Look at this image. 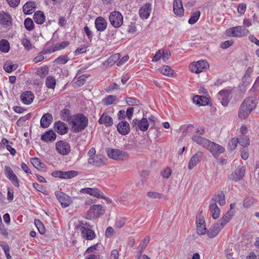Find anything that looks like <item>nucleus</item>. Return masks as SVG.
I'll list each match as a JSON object with an SVG mask.
<instances>
[{"instance_id": "f257e3e1", "label": "nucleus", "mask_w": 259, "mask_h": 259, "mask_svg": "<svg viewBox=\"0 0 259 259\" xmlns=\"http://www.w3.org/2000/svg\"><path fill=\"white\" fill-rule=\"evenodd\" d=\"M257 101L254 97L245 98L241 103L238 111V117L241 119H245L255 108Z\"/></svg>"}, {"instance_id": "f03ea898", "label": "nucleus", "mask_w": 259, "mask_h": 259, "mask_svg": "<svg viewBox=\"0 0 259 259\" xmlns=\"http://www.w3.org/2000/svg\"><path fill=\"white\" fill-rule=\"evenodd\" d=\"M88 118L82 113L75 115L71 119L72 129L75 133L83 131L88 125Z\"/></svg>"}, {"instance_id": "7ed1b4c3", "label": "nucleus", "mask_w": 259, "mask_h": 259, "mask_svg": "<svg viewBox=\"0 0 259 259\" xmlns=\"http://www.w3.org/2000/svg\"><path fill=\"white\" fill-rule=\"evenodd\" d=\"M249 33V30L243 26H238L230 28L226 30V34L227 36L235 37H241L246 36Z\"/></svg>"}, {"instance_id": "20e7f679", "label": "nucleus", "mask_w": 259, "mask_h": 259, "mask_svg": "<svg viewBox=\"0 0 259 259\" xmlns=\"http://www.w3.org/2000/svg\"><path fill=\"white\" fill-rule=\"evenodd\" d=\"M109 20L113 27L117 28L122 25L123 17L120 12L114 11L110 13Z\"/></svg>"}, {"instance_id": "39448f33", "label": "nucleus", "mask_w": 259, "mask_h": 259, "mask_svg": "<svg viewBox=\"0 0 259 259\" xmlns=\"http://www.w3.org/2000/svg\"><path fill=\"white\" fill-rule=\"evenodd\" d=\"M208 67V63L204 60L191 63L189 65L190 71L197 74L205 71Z\"/></svg>"}, {"instance_id": "423d86ee", "label": "nucleus", "mask_w": 259, "mask_h": 259, "mask_svg": "<svg viewBox=\"0 0 259 259\" xmlns=\"http://www.w3.org/2000/svg\"><path fill=\"white\" fill-rule=\"evenodd\" d=\"M107 154L110 158L115 160H123L129 156L125 151L112 148L107 150Z\"/></svg>"}, {"instance_id": "0eeeda50", "label": "nucleus", "mask_w": 259, "mask_h": 259, "mask_svg": "<svg viewBox=\"0 0 259 259\" xmlns=\"http://www.w3.org/2000/svg\"><path fill=\"white\" fill-rule=\"evenodd\" d=\"M217 98L221 104L226 107L228 106L231 98V91L229 90H222L219 92Z\"/></svg>"}, {"instance_id": "6e6552de", "label": "nucleus", "mask_w": 259, "mask_h": 259, "mask_svg": "<svg viewBox=\"0 0 259 259\" xmlns=\"http://www.w3.org/2000/svg\"><path fill=\"white\" fill-rule=\"evenodd\" d=\"M56 149L62 155H68L71 151L69 144L64 141H59L56 143Z\"/></svg>"}, {"instance_id": "1a4fd4ad", "label": "nucleus", "mask_w": 259, "mask_h": 259, "mask_svg": "<svg viewBox=\"0 0 259 259\" xmlns=\"http://www.w3.org/2000/svg\"><path fill=\"white\" fill-rule=\"evenodd\" d=\"M206 149L215 157L219 156L225 151V148L223 146L211 141L210 142Z\"/></svg>"}, {"instance_id": "9d476101", "label": "nucleus", "mask_w": 259, "mask_h": 259, "mask_svg": "<svg viewBox=\"0 0 259 259\" xmlns=\"http://www.w3.org/2000/svg\"><path fill=\"white\" fill-rule=\"evenodd\" d=\"M4 172L6 176L15 187L17 188L19 187V181L10 167L5 166Z\"/></svg>"}, {"instance_id": "9b49d317", "label": "nucleus", "mask_w": 259, "mask_h": 259, "mask_svg": "<svg viewBox=\"0 0 259 259\" xmlns=\"http://www.w3.org/2000/svg\"><path fill=\"white\" fill-rule=\"evenodd\" d=\"M81 193H86L98 198L105 199L104 194L96 188H84L80 191Z\"/></svg>"}, {"instance_id": "f8f14e48", "label": "nucleus", "mask_w": 259, "mask_h": 259, "mask_svg": "<svg viewBox=\"0 0 259 259\" xmlns=\"http://www.w3.org/2000/svg\"><path fill=\"white\" fill-rule=\"evenodd\" d=\"M55 195L63 207H66L70 205V197L65 193L60 191H56Z\"/></svg>"}, {"instance_id": "ddd939ff", "label": "nucleus", "mask_w": 259, "mask_h": 259, "mask_svg": "<svg viewBox=\"0 0 259 259\" xmlns=\"http://www.w3.org/2000/svg\"><path fill=\"white\" fill-rule=\"evenodd\" d=\"M54 128L55 131L60 135L66 134L68 132L67 125L62 121H58L54 123Z\"/></svg>"}, {"instance_id": "4468645a", "label": "nucleus", "mask_w": 259, "mask_h": 259, "mask_svg": "<svg viewBox=\"0 0 259 259\" xmlns=\"http://www.w3.org/2000/svg\"><path fill=\"white\" fill-rule=\"evenodd\" d=\"M102 208L101 205H93L90 207L88 214L91 218H96L103 213Z\"/></svg>"}, {"instance_id": "2eb2a0df", "label": "nucleus", "mask_w": 259, "mask_h": 259, "mask_svg": "<svg viewBox=\"0 0 259 259\" xmlns=\"http://www.w3.org/2000/svg\"><path fill=\"white\" fill-rule=\"evenodd\" d=\"M245 172V167L243 166H239L235 170L234 172L231 175L230 179L235 182H237L241 180L244 176Z\"/></svg>"}, {"instance_id": "dca6fc26", "label": "nucleus", "mask_w": 259, "mask_h": 259, "mask_svg": "<svg viewBox=\"0 0 259 259\" xmlns=\"http://www.w3.org/2000/svg\"><path fill=\"white\" fill-rule=\"evenodd\" d=\"M224 227L222 223L218 222L213 225V226L209 229L207 232V234L209 238H214L220 232L221 229Z\"/></svg>"}, {"instance_id": "f3484780", "label": "nucleus", "mask_w": 259, "mask_h": 259, "mask_svg": "<svg viewBox=\"0 0 259 259\" xmlns=\"http://www.w3.org/2000/svg\"><path fill=\"white\" fill-rule=\"evenodd\" d=\"M107 22L103 17H98L95 21V26L98 31H104L107 28Z\"/></svg>"}, {"instance_id": "a211bd4d", "label": "nucleus", "mask_w": 259, "mask_h": 259, "mask_svg": "<svg viewBox=\"0 0 259 259\" xmlns=\"http://www.w3.org/2000/svg\"><path fill=\"white\" fill-rule=\"evenodd\" d=\"M100 124H104L106 127L112 126L113 120L112 118L105 112H103L98 120Z\"/></svg>"}, {"instance_id": "6ab92c4d", "label": "nucleus", "mask_w": 259, "mask_h": 259, "mask_svg": "<svg viewBox=\"0 0 259 259\" xmlns=\"http://www.w3.org/2000/svg\"><path fill=\"white\" fill-rule=\"evenodd\" d=\"M105 158L101 155H97L93 157L89 158L88 163L96 166H101L105 164Z\"/></svg>"}, {"instance_id": "aec40b11", "label": "nucleus", "mask_w": 259, "mask_h": 259, "mask_svg": "<svg viewBox=\"0 0 259 259\" xmlns=\"http://www.w3.org/2000/svg\"><path fill=\"white\" fill-rule=\"evenodd\" d=\"M57 137L55 132L52 130H49L41 136V140L46 143L54 141Z\"/></svg>"}, {"instance_id": "412c9836", "label": "nucleus", "mask_w": 259, "mask_h": 259, "mask_svg": "<svg viewBox=\"0 0 259 259\" xmlns=\"http://www.w3.org/2000/svg\"><path fill=\"white\" fill-rule=\"evenodd\" d=\"M53 120L52 115L50 113H45L41 117L40 121V126L42 128H47L52 123Z\"/></svg>"}, {"instance_id": "4be33fe9", "label": "nucleus", "mask_w": 259, "mask_h": 259, "mask_svg": "<svg viewBox=\"0 0 259 259\" xmlns=\"http://www.w3.org/2000/svg\"><path fill=\"white\" fill-rule=\"evenodd\" d=\"M152 9L151 5L150 3H146L143 5L139 10V15L142 19H147L151 13Z\"/></svg>"}, {"instance_id": "5701e85b", "label": "nucleus", "mask_w": 259, "mask_h": 259, "mask_svg": "<svg viewBox=\"0 0 259 259\" xmlns=\"http://www.w3.org/2000/svg\"><path fill=\"white\" fill-rule=\"evenodd\" d=\"M117 130L121 135H126L130 133V124L126 121H120L117 125Z\"/></svg>"}, {"instance_id": "b1692460", "label": "nucleus", "mask_w": 259, "mask_h": 259, "mask_svg": "<svg viewBox=\"0 0 259 259\" xmlns=\"http://www.w3.org/2000/svg\"><path fill=\"white\" fill-rule=\"evenodd\" d=\"M20 98L23 104L29 105L33 102L34 96L31 92L25 91L22 93Z\"/></svg>"}, {"instance_id": "393cba45", "label": "nucleus", "mask_w": 259, "mask_h": 259, "mask_svg": "<svg viewBox=\"0 0 259 259\" xmlns=\"http://www.w3.org/2000/svg\"><path fill=\"white\" fill-rule=\"evenodd\" d=\"M82 237L86 240H92L96 237L95 233L90 228H87L84 226L80 228Z\"/></svg>"}, {"instance_id": "a878e982", "label": "nucleus", "mask_w": 259, "mask_h": 259, "mask_svg": "<svg viewBox=\"0 0 259 259\" xmlns=\"http://www.w3.org/2000/svg\"><path fill=\"white\" fill-rule=\"evenodd\" d=\"M174 13L180 17L184 15V9L182 0H174L173 4Z\"/></svg>"}, {"instance_id": "bb28decb", "label": "nucleus", "mask_w": 259, "mask_h": 259, "mask_svg": "<svg viewBox=\"0 0 259 259\" xmlns=\"http://www.w3.org/2000/svg\"><path fill=\"white\" fill-rule=\"evenodd\" d=\"M214 202V203H217V202L219 203L220 205H224L226 204L225 196V194L222 191L218 192L215 194L212 199H211L210 202Z\"/></svg>"}, {"instance_id": "cd10ccee", "label": "nucleus", "mask_w": 259, "mask_h": 259, "mask_svg": "<svg viewBox=\"0 0 259 259\" xmlns=\"http://www.w3.org/2000/svg\"><path fill=\"white\" fill-rule=\"evenodd\" d=\"M192 140L196 142L197 144L200 145V146L203 147L205 149L207 148L208 145H209L210 141L208 139L203 138L200 136L194 135L192 137Z\"/></svg>"}, {"instance_id": "c85d7f7f", "label": "nucleus", "mask_w": 259, "mask_h": 259, "mask_svg": "<svg viewBox=\"0 0 259 259\" xmlns=\"http://www.w3.org/2000/svg\"><path fill=\"white\" fill-rule=\"evenodd\" d=\"M202 155V152H198L192 156L188 163V168L189 169H192L196 165L198 162L200 161V159Z\"/></svg>"}, {"instance_id": "c756f323", "label": "nucleus", "mask_w": 259, "mask_h": 259, "mask_svg": "<svg viewBox=\"0 0 259 259\" xmlns=\"http://www.w3.org/2000/svg\"><path fill=\"white\" fill-rule=\"evenodd\" d=\"M193 101L196 105L200 106H203L208 104L209 99L205 96L196 95L193 97Z\"/></svg>"}, {"instance_id": "7c9ffc66", "label": "nucleus", "mask_w": 259, "mask_h": 259, "mask_svg": "<svg viewBox=\"0 0 259 259\" xmlns=\"http://www.w3.org/2000/svg\"><path fill=\"white\" fill-rule=\"evenodd\" d=\"M35 8V2L32 1L27 2L23 7V12L26 15H30L32 13Z\"/></svg>"}, {"instance_id": "2f4dec72", "label": "nucleus", "mask_w": 259, "mask_h": 259, "mask_svg": "<svg viewBox=\"0 0 259 259\" xmlns=\"http://www.w3.org/2000/svg\"><path fill=\"white\" fill-rule=\"evenodd\" d=\"M33 20L38 24H42L46 20V16L43 12L37 11L33 15Z\"/></svg>"}, {"instance_id": "473e14b6", "label": "nucleus", "mask_w": 259, "mask_h": 259, "mask_svg": "<svg viewBox=\"0 0 259 259\" xmlns=\"http://www.w3.org/2000/svg\"><path fill=\"white\" fill-rule=\"evenodd\" d=\"M11 17L8 13H5L4 11L0 12V23L4 26H9V23H11Z\"/></svg>"}, {"instance_id": "72a5a7b5", "label": "nucleus", "mask_w": 259, "mask_h": 259, "mask_svg": "<svg viewBox=\"0 0 259 259\" xmlns=\"http://www.w3.org/2000/svg\"><path fill=\"white\" fill-rule=\"evenodd\" d=\"M209 208L212 213V218L213 219L218 218L220 214V209L218 207L217 203H214V201L210 202Z\"/></svg>"}, {"instance_id": "f704fd0d", "label": "nucleus", "mask_w": 259, "mask_h": 259, "mask_svg": "<svg viewBox=\"0 0 259 259\" xmlns=\"http://www.w3.org/2000/svg\"><path fill=\"white\" fill-rule=\"evenodd\" d=\"M160 72L163 75L171 77L173 75L174 70L168 65H163L159 69Z\"/></svg>"}, {"instance_id": "c9c22d12", "label": "nucleus", "mask_w": 259, "mask_h": 259, "mask_svg": "<svg viewBox=\"0 0 259 259\" xmlns=\"http://www.w3.org/2000/svg\"><path fill=\"white\" fill-rule=\"evenodd\" d=\"M18 67L17 64H13L11 61L6 62L4 65V69L6 72L10 73L16 70Z\"/></svg>"}, {"instance_id": "e433bc0d", "label": "nucleus", "mask_w": 259, "mask_h": 259, "mask_svg": "<svg viewBox=\"0 0 259 259\" xmlns=\"http://www.w3.org/2000/svg\"><path fill=\"white\" fill-rule=\"evenodd\" d=\"M117 101V98L116 96L114 95L107 96L103 99V103L106 105L114 104Z\"/></svg>"}, {"instance_id": "4c0bfd02", "label": "nucleus", "mask_w": 259, "mask_h": 259, "mask_svg": "<svg viewBox=\"0 0 259 259\" xmlns=\"http://www.w3.org/2000/svg\"><path fill=\"white\" fill-rule=\"evenodd\" d=\"M233 215V212L231 210H228L226 214L219 220L220 223L225 226L231 219Z\"/></svg>"}, {"instance_id": "58836bf2", "label": "nucleus", "mask_w": 259, "mask_h": 259, "mask_svg": "<svg viewBox=\"0 0 259 259\" xmlns=\"http://www.w3.org/2000/svg\"><path fill=\"white\" fill-rule=\"evenodd\" d=\"M10 49L9 41L5 39L0 41V51L3 53H8Z\"/></svg>"}, {"instance_id": "ea45409f", "label": "nucleus", "mask_w": 259, "mask_h": 259, "mask_svg": "<svg viewBox=\"0 0 259 259\" xmlns=\"http://www.w3.org/2000/svg\"><path fill=\"white\" fill-rule=\"evenodd\" d=\"M56 81L55 77L48 76L46 79V86L50 89H54L55 88Z\"/></svg>"}, {"instance_id": "a19ab883", "label": "nucleus", "mask_w": 259, "mask_h": 259, "mask_svg": "<svg viewBox=\"0 0 259 259\" xmlns=\"http://www.w3.org/2000/svg\"><path fill=\"white\" fill-rule=\"evenodd\" d=\"M30 161L32 164L38 169H42L45 167V164L40 162L39 159L37 157L32 158Z\"/></svg>"}, {"instance_id": "79ce46f5", "label": "nucleus", "mask_w": 259, "mask_h": 259, "mask_svg": "<svg viewBox=\"0 0 259 259\" xmlns=\"http://www.w3.org/2000/svg\"><path fill=\"white\" fill-rule=\"evenodd\" d=\"M200 16V12L199 11L192 13L190 18L188 20V23L191 25L195 24L198 20Z\"/></svg>"}, {"instance_id": "37998d69", "label": "nucleus", "mask_w": 259, "mask_h": 259, "mask_svg": "<svg viewBox=\"0 0 259 259\" xmlns=\"http://www.w3.org/2000/svg\"><path fill=\"white\" fill-rule=\"evenodd\" d=\"M238 143L243 147H246L249 145V138L246 136H240L239 138H238Z\"/></svg>"}, {"instance_id": "c03bdc74", "label": "nucleus", "mask_w": 259, "mask_h": 259, "mask_svg": "<svg viewBox=\"0 0 259 259\" xmlns=\"http://www.w3.org/2000/svg\"><path fill=\"white\" fill-rule=\"evenodd\" d=\"M149 126V124L148 123L147 119L146 118L143 117L142 119L140 120L139 124V128L141 131L145 132L147 130Z\"/></svg>"}, {"instance_id": "a18cd8bd", "label": "nucleus", "mask_w": 259, "mask_h": 259, "mask_svg": "<svg viewBox=\"0 0 259 259\" xmlns=\"http://www.w3.org/2000/svg\"><path fill=\"white\" fill-rule=\"evenodd\" d=\"M34 224L39 233L44 234L46 232V229L42 222L39 220L35 219Z\"/></svg>"}, {"instance_id": "49530a36", "label": "nucleus", "mask_w": 259, "mask_h": 259, "mask_svg": "<svg viewBox=\"0 0 259 259\" xmlns=\"http://www.w3.org/2000/svg\"><path fill=\"white\" fill-rule=\"evenodd\" d=\"M61 115L62 116V119L65 121H71L72 117H71L70 111L68 109H64L61 111Z\"/></svg>"}, {"instance_id": "de8ad7c7", "label": "nucleus", "mask_w": 259, "mask_h": 259, "mask_svg": "<svg viewBox=\"0 0 259 259\" xmlns=\"http://www.w3.org/2000/svg\"><path fill=\"white\" fill-rule=\"evenodd\" d=\"M49 68L47 66H44L39 68L36 72V74L41 78H44L48 73Z\"/></svg>"}, {"instance_id": "09e8293b", "label": "nucleus", "mask_w": 259, "mask_h": 259, "mask_svg": "<svg viewBox=\"0 0 259 259\" xmlns=\"http://www.w3.org/2000/svg\"><path fill=\"white\" fill-rule=\"evenodd\" d=\"M25 28L28 31L32 30L34 28V23L31 18H27L24 21Z\"/></svg>"}, {"instance_id": "8fccbe9b", "label": "nucleus", "mask_w": 259, "mask_h": 259, "mask_svg": "<svg viewBox=\"0 0 259 259\" xmlns=\"http://www.w3.org/2000/svg\"><path fill=\"white\" fill-rule=\"evenodd\" d=\"M125 100L128 106H137L140 104V102L135 98L126 97Z\"/></svg>"}, {"instance_id": "3c124183", "label": "nucleus", "mask_w": 259, "mask_h": 259, "mask_svg": "<svg viewBox=\"0 0 259 259\" xmlns=\"http://www.w3.org/2000/svg\"><path fill=\"white\" fill-rule=\"evenodd\" d=\"M70 44L68 41H62L61 43L57 44L53 49V52H55L58 50L63 49L67 47Z\"/></svg>"}, {"instance_id": "603ef678", "label": "nucleus", "mask_w": 259, "mask_h": 259, "mask_svg": "<svg viewBox=\"0 0 259 259\" xmlns=\"http://www.w3.org/2000/svg\"><path fill=\"white\" fill-rule=\"evenodd\" d=\"M69 59L67 56H61L56 59L54 62L57 64H65L69 61Z\"/></svg>"}, {"instance_id": "864d4df0", "label": "nucleus", "mask_w": 259, "mask_h": 259, "mask_svg": "<svg viewBox=\"0 0 259 259\" xmlns=\"http://www.w3.org/2000/svg\"><path fill=\"white\" fill-rule=\"evenodd\" d=\"M21 43L25 49L27 51H29L32 49V47L31 43L28 39L26 38H22L21 40Z\"/></svg>"}, {"instance_id": "5fc2aeb1", "label": "nucleus", "mask_w": 259, "mask_h": 259, "mask_svg": "<svg viewBox=\"0 0 259 259\" xmlns=\"http://www.w3.org/2000/svg\"><path fill=\"white\" fill-rule=\"evenodd\" d=\"M119 54H114L110 57L106 61L108 65H112L119 59Z\"/></svg>"}, {"instance_id": "6e6d98bb", "label": "nucleus", "mask_w": 259, "mask_h": 259, "mask_svg": "<svg viewBox=\"0 0 259 259\" xmlns=\"http://www.w3.org/2000/svg\"><path fill=\"white\" fill-rule=\"evenodd\" d=\"M237 143H238V138H232L228 143L229 149H230V150H234L237 147Z\"/></svg>"}, {"instance_id": "4d7b16f0", "label": "nucleus", "mask_w": 259, "mask_h": 259, "mask_svg": "<svg viewBox=\"0 0 259 259\" xmlns=\"http://www.w3.org/2000/svg\"><path fill=\"white\" fill-rule=\"evenodd\" d=\"M52 176L55 178H59L65 179V171L55 170L52 172Z\"/></svg>"}, {"instance_id": "13d9d810", "label": "nucleus", "mask_w": 259, "mask_h": 259, "mask_svg": "<svg viewBox=\"0 0 259 259\" xmlns=\"http://www.w3.org/2000/svg\"><path fill=\"white\" fill-rule=\"evenodd\" d=\"M31 117V113H28L24 116L21 117L17 121V124L18 126H21L23 122L28 120Z\"/></svg>"}, {"instance_id": "bf43d9fd", "label": "nucleus", "mask_w": 259, "mask_h": 259, "mask_svg": "<svg viewBox=\"0 0 259 259\" xmlns=\"http://www.w3.org/2000/svg\"><path fill=\"white\" fill-rule=\"evenodd\" d=\"M147 195L148 197L152 198H161L164 197V195L162 194L156 192H148Z\"/></svg>"}, {"instance_id": "052dcab7", "label": "nucleus", "mask_w": 259, "mask_h": 259, "mask_svg": "<svg viewBox=\"0 0 259 259\" xmlns=\"http://www.w3.org/2000/svg\"><path fill=\"white\" fill-rule=\"evenodd\" d=\"M78 175V172L75 170L65 171V179H71Z\"/></svg>"}, {"instance_id": "680f3d73", "label": "nucleus", "mask_w": 259, "mask_h": 259, "mask_svg": "<svg viewBox=\"0 0 259 259\" xmlns=\"http://www.w3.org/2000/svg\"><path fill=\"white\" fill-rule=\"evenodd\" d=\"M83 29L84 33H85L88 38L91 42L93 37V34L92 31L90 29V28L87 26H84Z\"/></svg>"}, {"instance_id": "e2e57ef3", "label": "nucleus", "mask_w": 259, "mask_h": 259, "mask_svg": "<svg viewBox=\"0 0 259 259\" xmlns=\"http://www.w3.org/2000/svg\"><path fill=\"white\" fill-rule=\"evenodd\" d=\"M150 240V238L149 236H146L143 240L142 242L139 245V247L141 248L142 250L145 249L147 244L149 243Z\"/></svg>"}, {"instance_id": "0e129e2a", "label": "nucleus", "mask_w": 259, "mask_h": 259, "mask_svg": "<svg viewBox=\"0 0 259 259\" xmlns=\"http://www.w3.org/2000/svg\"><path fill=\"white\" fill-rule=\"evenodd\" d=\"M197 234L199 235H204L205 233H207V229L206 228V226L205 225H203V226H197Z\"/></svg>"}, {"instance_id": "69168bd1", "label": "nucleus", "mask_w": 259, "mask_h": 259, "mask_svg": "<svg viewBox=\"0 0 259 259\" xmlns=\"http://www.w3.org/2000/svg\"><path fill=\"white\" fill-rule=\"evenodd\" d=\"M253 203L252 198L247 197L245 198L243 201V205L245 208L250 207Z\"/></svg>"}, {"instance_id": "338daca9", "label": "nucleus", "mask_w": 259, "mask_h": 259, "mask_svg": "<svg viewBox=\"0 0 259 259\" xmlns=\"http://www.w3.org/2000/svg\"><path fill=\"white\" fill-rule=\"evenodd\" d=\"M125 222L126 220L124 218L117 219L115 222V226L117 228H120L124 225Z\"/></svg>"}, {"instance_id": "774afa93", "label": "nucleus", "mask_w": 259, "mask_h": 259, "mask_svg": "<svg viewBox=\"0 0 259 259\" xmlns=\"http://www.w3.org/2000/svg\"><path fill=\"white\" fill-rule=\"evenodd\" d=\"M249 91L250 92H254L255 91L259 92V76L255 80V82L254 83L253 86L252 87Z\"/></svg>"}]
</instances>
